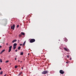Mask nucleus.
<instances>
[{"label":"nucleus","mask_w":76,"mask_h":76,"mask_svg":"<svg viewBox=\"0 0 76 76\" xmlns=\"http://www.w3.org/2000/svg\"><path fill=\"white\" fill-rule=\"evenodd\" d=\"M2 22H3L4 23L7 24V20L6 19H4L2 20Z\"/></svg>","instance_id":"nucleus-1"},{"label":"nucleus","mask_w":76,"mask_h":76,"mask_svg":"<svg viewBox=\"0 0 76 76\" xmlns=\"http://www.w3.org/2000/svg\"><path fill=\"white\" fill-rule=\"evenodd\" d=\"M35 41V39H31L30 41V43H32V42H34Z\"/></svg>","instance_id":"nucleus-2"},{"label":"nucleus","mask_w":76,"mask_h":76,"mask_svg":"<svg viewBox=\"0 0 76 76\" xmlns=\"http://www.w3.org/2000/svg\"><path fill=\"white\" fill-rule=\"evenodd\" d=\"M15 25L13 24V27L12 25L11 26V29H13V30H14V29H15Z\"/></svg>","instance_id":"nucleus-3"},{"label":"nucleus","mask_w":76,"mask_h":76,"mask_svg":"<svg viewBox=\"0 0 76 76\" xmlns=\"http://www.w3.org/2000/svg\"><path fill=\"white\" fill-rule=\"evenodd\" d=\"M48 73V71H44L43 72H42V74H47Z\"/></svg>","instance_id":"nucleus-4"},{"label":"nucleus","mask_w":76,"mask_h":76,"mask_svg":"<svg viewBox=\"0 0 76 76\" xmlns=\"http://www.w3.org/2000/svg\"><path fill=\"white\" fill-rule=\"evenodd\" d=\"M12 46H11L9 47V49L8 51L9 53H10L11 51V50H12Z\"/></svg>","instance_id":"nucleus-5"},{"label":"nucleus","mask_w":76,"mask_h":76,"mask_svg":"<svg viewBox=\"0 0 76 76\" xmlns=\"http://www.w3.org/2000/svg\"><path fill=\"white\" fill-rule=\"evenodd\" d=\"M59 72L61 74H64V72L63 70H60Z\"/></svg>","instance_id":"nucleus-6"},{"label":"nucleus","mask_w":76,"mask_h":76,"mask_svg":"<svg viewBox=\"0 0 76 76\" xmlns=\"http://www.w3.org/2000/svg\"><path fill=\"white\" fill-rule=\"evenodd\" d=\"M64 49L65 50V51H67L68 52H69V50L68 49H67L66 48H64Z\"/></svg>","instance_id":"nucleus-7"},{"label":"nucleus","mask_w":76,"mask_h":76,"mask_svg":"<svg viewBox=\"0 0 76 76\" xmlns=\"http://www.w3.org/2000/svg\"><path fill=\"white\" fill-rule=\"evenodd\" d=\"M4 51H5V49H4L1 52V53H0V54H2V53H3V52H4Z\"/></svg>","instance_id":"nucleus-8"},{"label":"nucleus","mask_w":76,"mask_h":76,"mask_svg":"<svg viewBox=\"0 0 76 76\" xmlns=\"http://www.w3.org/2000/svg\"><path fill=\"white\" fill-rule=\"evenodd\" d=\"M21 35H23V36H24V35H25V33H23V32H21Z\"/></svg>","instance_id":"nucleus-9"},{"label":"nucleus","mask_w":76,"mask_h":76,"mask_svg":"<svg viewBox=\"0 0 76 76\" xmlns=\"http://www.w3.org/2000/svg\"><path fill=\"white\" fill-rule=\"evenodd\" d=\"M64 41H65V42H67L68 40L66 37L64 38Z\"/></svg>","instance_id":"nucleus-10"},{"label":"nucleus","mask_w":76,"mask_h":76,"mask_svg":"<svg viewBox=\"0 0 76 76\" xmlns=\"http://www.w3.org/2000/svg\"><path fill=\"white\" fill-rule=\"evenodd\" d=\"M15 42H16V39H15L14 40H13L12 42L13 43Z\"/></svg>","instance_id":"nucleus-11"},{"label":"nucleus","mask_w":76,"mask_h":76,"mask_svg":"<svg viewBox=\"0 0 76 76\" xmlns=\"http://www.w3.org/2000/svg\"><path fill=\"white\" fill-rule=\"evenodd\" d=\"M17 45V44H16V43H14V44L13 46L14 47H16V46Z\"/></svg>","instance_id":"nucleus-12"},{"label":"nucleus","mask_w":76,"mask_h":76,"mask_svg":"<svg viewBox=\"0 0 76 76\" xmlns=\"http://www.w3.org/2000/svg\"><path fill=\"white\" fill-rule=\"evenodd\" d=\"M21 48V47L20 46H19L18 48V49L19 50H20V48Z\"/></svg>","instance_id":"nucleus-13"},{"label":"nucleus","mask_w":76,"mask_h":76,"mask_svg":"<svg viewBox=\"0 0 76 76\" xmlns=\"http://www.w3.org/2000/svg\"><path fill=\"white\" fill-rule=\"evenodd\" d=\"M19 37H22V34L21 33L19 35Z\"/></svg>","instance_id":"nucleus-14"},{"label":"nucleus","mask_w":76,"mask_h":76,"mask_svg":"<svg viewBox=\"0 0 76 76\" xmlns=\"http://www.w3.org/2000/svg\"><path fill=\"white\" fill-rule=\"evenodd\" d=\"M16 48V47L13 46V50H15Z\"/></svg>","instance_id":"nucleus-15"},{"label":"nucleus","mask_w":76,"mask_h":76,"mask_svg":"<svg viewBox=\"0 0 76 76\" xmlns=\"http://www.w3.org/2000/svg\"><path fill=\"white\" fill-rule=\"evenodd\" d=\"M20 55H21V56H23V52H21L20 53Z\"/></svg>","instance_id":"nucleus-16"},{"label":"nucleus","mask_w":76,"mask_h":76,"mask_svg":"<svg viewBox=\"0 0 76 76\" xmlns=\"http://www.w3.org/2000/svg\"><path fill=\"white\" fill-rule=\"evenodd\" d=\"M18 66H16V65H15V69H17V68H18Z\"/></svg>","instance_id":"nucleus-17"},{"label":"nucleus","mask_w":76,"mask_h":76,"mask_svg":"<svg viewBox=\"0 0 76 76\" xmlns=\"http://www.w3.org/2000/svg\"><path fill=\"white\" fill-rule=\"evenodd\" d=\"M26 43V42H25V41L23 43V46L24 45H25V44Z\"/></svg>","instance_id":"nucleus-18"},{"label":"nucleus","mask_w":76,"mask_h":76,"mask_svg":"<svg viewBox=\"0 0 76 76\" xmlns=\"http://www.w3.org/2000/svg\"><path fill=\"white\" fill-rule=\"evenodd\" d=\"M3 71H1V72L0 73L1 75H2V74H3Z\"/></svg>","instance_id":"nucleus-19"},{"label":"nucleus","mask_w":76,"mask_h":76,"mask_svg":"<svg viewBox=\"0 0 76 76\" xmlns=\"http://www.w3.org/2000/svg\"><path fill=\"white\" fill-rule=\"evenodd\" d=\"M19 25H17V27L19 28Z\"/></svg>","instance_id":"nucleus-20"},{"label":"nucleus","mask_w":76,"mask_h":76,"mask_svg":"<svg viewBox=\"0 0 76 76\" xmlns=\"http://www.w3.org/2000/svg\"><path fill=\"white\" fill-rule=\"evenodd\" d=\"M0 62H1V63H2V62H3V61H2V60L1 59H0Z\"/></svg>","instance_id":"nucleus-21"},{"label":"nucleus","mask_w":76,"mask_h":76,"mask_svg":"<svg viewBox=\"0 0 76 76\" xmlns=\"http://www.w3.org/2000/svg\"><path fill=\"white\" fill-rule=\"evenodd\" d=\"M20 75H21V74H22V72H20Z\"/></svg>","instance_id":"nucleus-22"},{"label":"nucleus","mask_w":76,"mask_h":76,"mask_svg":"<svg viewBox=\"0 0 76 76\" xmlns=\"http://www.w3.org/2000/svg\"><path fill=\"white\" fill-rule=\"evenodd\" d=\"M8 62H9V61H6V63H8Z\"/></svg>","instance_id":"nucleus-23"},{"label":"nucleus","mask_w":76,"mask_h":76,"mask_svg":"<svg viewBox=\"0 0 76 76\" xmlns=\"http://www.w3.org/2000/svg\"><path fill=\"white\" fill-rule=\"evenodd\" d=\"M9 45V43H6V45Z\"/></svg>","instance_id":"nucleus-24"},{"label":"nucleus","mask_w":76,"mask_h":76,"mask_svg":"<svg viewBox=\"0 0 76 76\" xmlns=\"http://www.w3.org/2000/svg\"><path fill=\"white\" fill-rule=\"evenodd\" d=\"M20 46H22V44H20Z\"/></svg>","instance_id":"nucleus-25"},{"label":"nucleus","mask_w":76,"mask_h":76,"mask_svg":"<svg viewBox=\"0 0 76 76\" xmlns=\"http://www.w3.org/2000/svg\"><path fill=\"white\" fill-rule=\"evenodd\" d=\"M0 16H2V15H1V13H0Z\"/></svg>","instance_id":"nucleus-26"},{"label":"nucleus","mask_w":76,"mask_h":76,"mask_svg":"<svg viewBox=\"0 0 76 76\" xmlns=\"http://www.w3.org/2000/svg\"><path fill=\"white\" fill-rule=\"evenodd\" d=\"M15 51H16V52H17L18 51V50H15Z\"/></svg>","instance_id":"nucleus-27"},{"label":"nucleus","mask_w":76,"mask_h":76,"mask_svg":"<svg viewBox=\"0 0 76 76\" xmlns=\"http://www.w3.org/2000/svg\"><path fill=\"white\" fill-rule=\"evenodd\" d=\"M18 43H19V40H18Z\"/></svg>","instance_id":"nucleus-28"},{"label":"nucleus","mask_w":76,"mask_h":76,"mask_svg":"<svg viewBox=\"0 0 76 76\" xmlns=\"http://www.w3.org/2000/svg\"><path fill=\"white\" fill-rule=\"evenodd\" d=\"M1 47H2V46H0V48H1Z\"/></svg>","instance_id":"nucleus-29"},{"label":"nucleus","mask_w":76,"mask_h":76,"mask_svg":"<svg viewBox=\"0 0 76 76\" xmlns=\"http://www.w3.org/2000/svg\"><path fill=\"white\" fill-rule=\"evenodd\" d=\"M20 73L19 74H18V76H20Z\"/></svg>","instance_id":"nucleus-30"},{"label":"nucleus","mask_w":76,"mask_h":76,"mask_svg":"<svg viewBox=\"0 0 76 76\" xmlns=\"http://www.w3.org/2000/svg\"><path fill=\"white\" fill-rule=\"evenodd\" d=\"M15 60H17L16 58H15Z\"/></svg>","instance_id":"nucleus-31"},{"label":"nucleus","mask_w":76,"mask_h":76,"mask_svg":"<svg viewBox=\"0 0 76 76\" xmlns=\"http://www.w3.org/2000/svg\"><path fill=\"white\" fill-rule=\"evenodd\" d=\"M69 56H67V58H69Z\"/></svg>","instance_id":"nucleus-32"},{"label":"nucleus","mask_w":76,"mask_h":76,"mask_svg":"<svg viewBox=\"0 0 76 76\" xmlns=\"http://www.w3.org/2000/svg\"><path fill=\"white\" fill-rule=\"evenodd\" d=\"M0 70H1V67L0 68Z\"/></svg>","instance_id":"nucleus-33"},{"label":"nucleus","mask_w":76,"mask_h":76,"mask_svg":"<svg viewBox=\"0 0 76 76\" xmlns=\"http://www.w3.org/2000/svg\"><path fill=\"white\" fill-rule=\"evenodd\" d=\"M22 70H23V67H22Z\"/></svg>","instance_id":"nucleus-34"},{"label":"nucleus","mask_w":76,"mask_h":76,"mask_svg":"<svg viewBox=\"0 0 76 76\" xmlns=\"http://www.w3.org/2000/svg\"><path fill=\"white\" fill-rule=\"evenodd\" d=\"M70 60H72V58H71L70 59Z\"/></svg>","instance_id":"nucleus-35"},{"label":"nucleus","mask_w":76,"mask_h":76,"mask_svg":"<svg viewBox=\"0 0 76 76\" xmlns=\"http://www.w3.org/2000/svg\"><path fill=\"white\" fill-rule=\"evenodd\" d=\"M20 62V63H22V61H21Z\"/></svg>","instance_id":"nucleus-36"},{"label":"nucleus","mask_w":76,"mask_h":76,"mask_svg":"<svg viewBox=\"0 0 76 76\" xmlns=\"http://www.w3.org/2000/svg\"><path fill=\"white\" fill-rule=\"evenodd\" d=\"M69 63V62H66V63Z\"/></svg>","instance_id":"nucleus-37"},{"label":"nucleus","mask_w":76,"mask_h":76,"mask_svg":"<svg viewBox=\"0 0 76 76\" xmlns=\"http://www.w3.org/2000/svg\"><path fill=\"white\" fill-rule=\"evenodd\" d=\"M18 61L19 62V61H20L18 60Z\"/></svg>","instance_id":"nucleus-38"},{"label":"nucleus","mask_w":76,"mask_h":76,"mask_svg":"<svg viewBox=\"0 0 76 76\" xmlns=\"http://www.w3.org/2000/svg\"><path fill=\"white\" fill-rule=\"evenodd\" d=\"M10 65H11V64H10Z\"/></svg>","instance_id":"nucleus-39"},{"label":"nucleus","mask_w":76,"mask_h":76,"mask_svg":"<svg viewBox=\"0 0 76 76\" xmlns=\"http://www.w3.org/2000/svg\"><path fill=\"white\" fill-rule=\"evenodd\" d=\"M19 66V67H20V65H19V66Z\"/></svg>","instance_id":"nucleus-40"},{"label":"nucleus","mask_w":76,"mask_h":76,"mask_svg":"<svg viewBox=\"0 0 76 76\" xmlns=\"http://www.w3.org/2000/svg\"><path fill=\"white\" fill-rule=\"evenodd\" d=\"M21 76H22V75H20Z\"/></svg>","instance_id":"nucleus-41"},{"label":"nucleus","mask_w":76,"mask_h":76,"mask_svg":"<svg viewBox=\"0 0 76 76\" xmlns=\"http://www.w3.org/2000/svg\"><path fill=\"white\" fill-rule=\"evenodd\" d=\"M28 55H29V54H28Z\"/></svg>","instance_id":"nucleus-42"}]
</instances>
